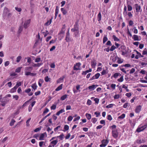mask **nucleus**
<instances>
[{
  "label": "nucleus",
  "mask_w": 147,
  "mask_h": 147,
  "mask_svg": "<svg viewBox=\"0 0 147 147\" xmlns=\"http://www.w3.org/2000/svg\"><path fill=\"white\" fill-rule=\"evenodd\" d=\"M132 38L135 41H139L140 40L138 36L135 34L133 35Z\"/></svg>",
  "instance_id": "12"
},
{
  "label": "nucleus",
  "mask_w": 147,
  "mask_h": 147,
  "mask_svg": "<svg viewBox=\"0 0 147 147\" xmlns=\"http://www.w3.org/2000/svg\"><path fill=\"white\" fill-rule=\"evenodd\" d=\"M126 48L125 46L123 45L121 46L120 47V49H121V51L126 50Z\"/></svg>",
  "instance_id": "46"
},
{
  "label": "nucleus",
  "mask_w": 147,
  "mask_h": 147,
  "mask_svg": "<svg viewBox=\"0 0 147 147\" xmlns=\"http://www.w3.org/2000/svg\"><path fill=\"white\" fill-rule=\"evenodd\" d=\"M31 118H29L26 121V126L27 127H28L30 126V124H29V123L30 121L31 120Z\"/></svg>",
  "instance_id": "43"
},
{
  "label": "nucleus",
  "mask_w": 147,
  "mask_h": 147,
  "mask_svg": "<svg viewBox=\"0 0 147 147\" xmlns=\"http://www.w3.org/2000/svg\"><path fill=\"white\" fill-rule=\"evenodd\" d=\"M122 67L125 66V67H131V65L129 64H125L124 65H121Z\"/></svg>",
  "instance_id": "61"
},
{
  "label": "nucleus",
  "mask_w": 147,
  "mask_h": 147,
  "mask_svg": "<svg viewBox=\"0 0 147 147\" xmlns=\"http://www.w3.org/2000/svg\"><path fill=\"white\" fill-rule=\"evenodd\" d=\"M62 84H61L58 87L55 89V91H59L62 89Z\"/></svg>",
  "instance_id": "21"
},
{
  "label": "nucleus",
  "mask_w": 147,
  "mask_h": 147,
  "mask_svg": "<svg viewBox=\"0 0 147 147\" xmlns=\"http://www.w3.org/2000/svg\"><path fill=\"white\" fill-rule=\"evenodd\" d=\"M100 76V74L99 73H97L94 75L96 79H98Z\"/></svg>",
  "instance_id": "53"
},
{
  "label": "nucleus",
  "mask_w": 147,
  "mask_h": 147,
  "mask_svg": "<svg viewBox=\"0 0 147 147\" xmlns=\"http://www.w3.org/2000/svg\"><path fill=\"white\" fill-rule=\"evenodd\" d=\"M134 51H136V52L137 54H138V55L139 56V57H143V56L141 55V54L140 53H139V52L138 51H137L136 50H135Z\"/></svg>",
  "instance_id": "54"
},
{
  "label": "nucleus",
  "mask_w": 147,
  "mask_h": 147,
  "mask_svg": "<svg viewBox=\"0 0 147 147\" xmlns=\"http://www.w3.org/2000/svg\"><path fill=\"white\" fill-rule=\"evenodd\" d=\"M115 105L114 104H111L106 106L107 108H112Z\"/></svg>",
  "instance_id": "31"
},
{
  "label": "nucleus",
  "mask_w": 147,
  "mask_h": 147,
  "mask_svg": "<svg viewBox=\"0 0 147 147\" xmlns=\"http://www.w3.org/2000/svg\"><path fill=\"white\" fill-rule=\"evenodd\" d=\"M17 88L15 86L12 88L11 90V92L12 93L16 91V89Z\"/></svg>",
  "instance_id": "34"
},
{
  "label": "nucleus",
  "mask_w": 147,
  "mask_h": 147,
  "mask_svg": "<svg viewBox=\"0 0 147 147\" xmlns=\"http://www.w3.org/2000/svg\"><path fill=\"white\" fill-rule=\"evenodd\" d=\"M67 94H65L63 96H62L60 98V100H64L67 97Z\"/></svg>",
  "instance_id": "27"
},
{
  "label": "nucleus",
  "mask_w": 147,
  "mask_h": 147,
  "mask_svg": "<svg viewBox=\"0 0 147 147\" xmlns=\"http://www.w3.org/2000/svg\"><path fill=\"white\" fill-rule=\"evenodd\" d=\"M75 27H74V34H75V36H77L78 35V24L77 22H76L75 25Z\"/></svg>",
  "instance_id": "1"
},
{
  "label": "nucleus",
  "mask_w": 147,
  "mask_h": 147,
  "mask_svg": "<svg viewBox=\"0 0 147 147\" xmlns=\"http://www.w3.org/2000/svg\"><path fill=\"white\" fill-rule=\"evenodd\" d=\"M31 100V99H30L29 100H28V101H26V102H24V104L22 106V107L23 108L24 107H25V106H26L27 104V103H28Z\"/></svg>",
  "instance_id": "40"
},
{
  "label": "nucleus",
  "mask_w": 147,
  "mask_h": 147,
  "mask_svg": "<svg viewBox=\"0 0 147 147\" xmlns=\"http://www.w3.org/2000/svg\"><path fill=\"white\" fill-rule=\"evenodd\" d=\"M109 142V140L107 139H104L101 141V142L104 144H106V146L107 144Z\"/></svg>",
  "instance_id": "18"
},
{
  "label": "nucleus",
  "mask_w": 147,
  "mask_h": 147,
  "mask_svg": "<svg viewBox=\"0 0 147 147\" xmlns=\"http://www.w3.org/2000/svg\"><path fill=\"white\" fill-rule=\"evenodd\" d=\"M53 18V17H52V18L50 19V20L49 21V20H48L45 24V26H48L49 25H50L51 22H52V20Z\"/></svg>",
  "instance_id": "16"
},
{
  "label": "nucleus",
  "mask_w": 147,
  "mask_h": 147,
  "mask_svg": "<svg viewBox=\"0 0 147 147\" xmlns=\"http://www.w3.org/2000/svg\"><path fill=\"white\" fill-rule=\"evenodd\" d=\"M120 74L119 73H115L113 76V77L115 78H117L119 76Z\"/></svg>",
  "instance_id": "39"
},
{
  "label": "nucleus",
  "mask_w": 147,
  "mask_h": 147,
  "mask_svg": "<svg viewBox=\"0 0 147 147\" xmlns=\"http://www.w3.org/2000/svg\"><path fill=\"white\" fill-rule=\"evenodd\" d=\"M112 136L115 138H117L118 136L119 133L117 129L113 130L111 131Z\"/></svg>",
  "instance_id": "3"
},
{
  "label": "nucleus",
  "mask_w": 147,
  "mask_h": 147,
  "mask_svg": "<svg viewBox=\"0 0 147 147\" xmlns=\"http://www.w3.org/2000/svg\"><path fill=\"white\" fill-rule=\"evenodd\" d=\"M13 97L14 98H15L16 100H18L19 98V96L18 95H13Z\"/></svg>",
  "instance_id": "64"
},
{
  "label": "nucleus",
  "mask_w": 147,
  "mask_h": 147,
  "mask_svg": "<svg viewBox=\"0 0 147 147\" xmlns=\"http://www.w3.org/2000/svg\"><path fill=\"white\" fill-rule=\"evenodd\" d=\"M123 62V59H121V58H119V59L117 61V63L119 64H120L122 63Z\"/></svg>",
  "instance_id": "48"
},
{
  "label": "nucleus",
  "mask_w": 147,
  "mask_h": 147,
  "mask_svg": "<svg viewBox=\"0 0 147 147\" xmlns=\"http://www.w3.org/2000/svg\"><path fill=\"white\" fill-rule=\"evenodd\" d=\"M64 76H63L62 77L60 78L57 80V83H60L62 82L63 81L64 79L65 78Z\"/></svg>",
  "instance_id": "10"
},
{
  "label": "nucleus",
  "mask_w": 147,
  "mask_h": 147,
  "mask_svg": "<svg viewBox=\"0 0 147 147\" xmlns=\"http://www.w3.org/2000/svg\"><path fill=\"white\" fill-rule=\"evenodd\" d=\"M147 127V123L144 125L140 127H138L136 130V131L138 132L144 131L146 128Z\"/></svg>",
  "instance_id": "2"
},
{
  "label": "nucleus",
  "mask_w": 147,
  "mask_h": 147,
  "mask_svg": "<svg viewBox=\"0 0 147 147\" xmlns=\"http://www.w3.org/2000/svg\"><path fill=\"white\" fill-rule=\"evenodd\" d=\"M41 61V58L40 57L36 58L35 59V62L38 63L39 62Z\"/></svg>",
  "instance_id": "55"
},
{
  "label": "nucleus",
  "mask_w": 147,
  "mask_h": 147,
  "mask_svg": "<svg viewBox=\"0 0 147 147\" xmlns=\"http://www.w3.org/2000/svg\"><path fill=\"white\" fill-rule=\"evenodd\" d=\"M86 103L87 105H90L92 104V101L90 99H88Z\"/></svg>",
  "instance_id": "57"
},
{
  "label": "nucleus",
  "mask_w": 147,
  "mask_h": 147,
  "mask_svg": "<svg viewBox=\"0 0 147 147\" xmlns=\"http://www.w3.org/2000/svg\"><path fill=\"white\" fill-rule=\"evenodd\" d=\"M57 142L58 140H56L52 141L51 142V143L52 144H53V147H54V146L57 144Z\"/></svg>",
  "instance_id": "25"
},
{
  "label": "nucleus",
  "mask_w": 147,
  "mask_h": 147,
  "mask_svg": "<svg viewBox=\"0 0 147 147\" xmlns=\"http://www.w3.org/2000/svg\"><path fill=\"white\" fill-rule=\"evenodd\" d=\"M101 15L100 12H99L97 15V20L98 21L100 22L101 20Z\"/></svg>",
  "instance_id": "15"
},
{
  "label": "nucleus",
  "mask_w": 147,
  "mask_h": 147,
  "mask_svg": "<svg viewBox=\"0 0 147 147\" xmlns=\"http://www.w3.org/2000/svg\"><path fill=\"white\" fill-rule=\"evenodd\" d=\"M108 72V70L107 69H103L101 73L102 75H104Z\"/></svg>",
  "instance_id": "23"
},
{
  "label": "nucleus",
  "mask_w": 147,
  "mask_h": 147,
  "mask_svg": "<svg viewBox=\"0 0 147 147\" xmlns=\"http://www.w3.org/2000/svg\"><path fill=\"white\" fill-rule=\"evenodd\" d=\"M116 47L114 45L112 46L111 47V48L110 49V51H113L115 49Z\"/></svg>",
  "instance_id": "47"
},
{
  "label": "nucleus",
  "mask_w": 147,
  "mask_h": 147,
  "mask_svg": "<svg viewBox=\"0 0 147 147\" xmlns=\"http://www.w3.org/2000/svg\"><path fill=\"white\" fill-rule=\"evenodd\" d=\"M136 7V12H139L140 11V10L141 9V7L140 6L138 5V4H136L135 5Z\"/></svg>",
  "instance_id": "11"
},
{
  "label": "nucleus",
  "mask_w": 147,
  "mask_h": 147,
  "mask_svg": "<svg viewBox=\"0 0 147 147\" xmlns=\"http://www.w3.org/2000/svg\"><path fill=\"white\" fill-rule=\"evenodd\" d=\"M22 68V67H18L15 70V71L17 73L20 72L21 70V69Z\"/></svg>",
  "instance_id": "36"
},
{
  "label": "nucleus",
  "mask_w": 147,
  "mask_h": 147,
  "mask_svg": "<svg viewBox=\"0 0 147 147\" xmlns=\"http://www.w3.org/2000/svg\"><path fill=\"white\" fill-rule=\"evenodd\" d=\"M30 22V19L27 20L26 21H25L24 24V28L25 29L27 28L29 26Z\"/></svg>",
  "instance_id": "4"
},
{
  "label": "nucleus",
  "mask_w": 147,
  "mask_h": 147,
  "mask_svg": "<svg viewBox=\"0 0 147 147\" xmlns=\"http://www.w3.org/2000/svg\"><path fill=\"white\" fill-rule=\"evenodd\" d=\"M59 11V8L58 6H57L55 9V18L56 19L57 17V15Z\"/></svg>",
  "instance_id": "8"
},
{
  "label": "nucleus",
  "mask_w": 147,
  "mask_h": 147,
  "mask_svg": "<svg viewBox=\"0 0 147 147\" xmlns=\"http://www.w3.org/2000/svg\"><path fill=\"white\" fill-rule=\"evenodd\" d=\"M127 14L129 18H131L133 17V15L131 12H128L127 13Z\"/></svg>",
  "instance_id": "52"
},
{
  "label": "nucleus",
  "mask_w": 147,
  "mask_h": 147,
  "mask_svg": "<svg viewBox=\"0 0 147 147\" xmlns=\"http://www.w3.org/2000/svg\"><path fill=\"white\" fill-rule=\"evenodd\" d=\"M81 64L80 63H77L74 65V70H78L80 69V66Z\"/></svg>",
  "instance_id": "5"
},
{
  "label": "nucleus",
  "mask_w": 147,
  "mask_h": 147,
  "mask_svg": "<svg viewBox=\"0 0 147 147\" xmlns=\"http://www.w3.org/2000/svg\"><path fill=\"white\" fill-rule=\"evenodd\" d=\"M142 109V107L141 105L137 106L135 108V112L136 113H139Z\"/></svg>",
  "instance_id": "6"
},
{
  "label": "nucleus",
  "mask_w": 147,
  "mask_h": 147,
  "mask_svg": "<svg viewBox=\"0 0 147 147\" xmlns=\"http://www.w3.org/2000/svg\"><path fill=\"white\" fill-rule=\"evenodd\" d=\"M142 54L143 55H145L147 54V49H145L142 51Z\"/></svg>",
  "instance_id": "49"
},
{
  "label": "nucleus",
  "mask_w": 147,
  "mask_h": 147,
  "mask_svg": "<svg viewBox=\"0 0 147 147\" xmlns=\"http://www.w3.org/2000/svg\"><path fill=\"white\" fill-rule=\"evenodd\" d=\"M107 119L109 121H111L112 119V117L110 115H108L107 116Z\"/></svg>",
  "instance_id": "42"
},
{
  "label": "nucleus",
  "mask_w": 147,
  "mask_h": 147,
  "mask_svg": "<svg viewBox=\"0 0 147 147\" xmlns=\"http://www.w3.org/2000/svg\"><path fill=\"white\" fill-rule=\"evenodd\" d=\"M111 128H112V130H113L117 129H116V126L115 125H113L111 126Z\"/></svg>",
  "instance_id": "60"
},
{
  "label": "nucleus",
  "mask_w": 147,
  "mask_h": 147,
  "mask_svg": "<svg viewBox=\"0 0 147 147\" xmlns=\"http://www.w3.org/2000/svg\"><path fill=\"white\" fill-rule=\"evenodd\" d=\"M21 85V83L20 82H18L15 85V86L17 87V88H18V87L20 86Z\"/></svg>",
  "instance_id": "50"
},
{
  "label": "nucleus",
  "mask_w": 147,
  "mask_h": 147,
  "mask_svg": "<svg viewBox=\"0 0 147 147\" xmlns=\"http://www.w3.org/2000/svg\"><path fill=\"white\" fill-rule=\"evenodd\" d=\"M65 111L63 109H61L60 111L57 112L56 113V115H59L60 114L64 112Z\"/></svg>",
  "instance_id": "20"
},
{
  "label": "nucleus",
  "mask_w": 147,
  "mask_h": 147,
  "mask_svg": "<svg viewBox=\"0 0 147 147\" xmlns=\"http://www.w3.org/2000/svg\"><path fill=\"white\" fill-rule=\"evenodd\" d=\"M33 70V68L31 67H26L25 68V71H31Z\"/></svg>",
  "instance_id": "9"
},
{
  "label": "nucleus",
  "mask_w": 147,
  "mask_h": 147,
  "mask_svg": "<svg viewBox=\"0 0 147 147\" xmlns=\"http://www.w3.org/2000/svg\"><path fill=\"white\" fill-rule=\"evenodd\" d=\"M108 40V39L107 36L105 35L103 39V44L105 43Z\"/></svg>",
  "instance_id": "22"
},
{
  "label": "nucleus",
  "mask_w": 147,
  "mask_h": 147,
  "mask_svg": "<svg viewBox=\"0 0 147 147\" xmlns=\"http://www.w3.org/2000/svg\"><path fill=\"white\" fill-rule=\"evenodd\" d=\"M31 87L32 88L34 89V90H35L37 89V86L36 85L35 83L32 84Z\"/></svg>",
  "instance_id": "32"
},
{
  "label": "nucleus",
  "mask_w": 147,
  "mask_h": 147,
  "mask_svg": "<svg viewBox=\"0 0 147 147\" xmlns=\"http://www.w3.org/2000/svg\"><path fill=\"white\" fill-rule=\"evenodd\" d=\"M94 114L96 115V117H98L100 115V112H98L96 111L94 113Z\"/></svg>",
  "instance_id": "59"
},
{
  "label": "nucleus",
  "mask_w": 147,
  "mask_h": 147,
  "mask_svg": "<svg viewBox=\"0 0 147 147\" xmlns=\"http://www.w3.org/2000/svg\"><path fill=\"white\" fill-rule=\"evenodd\" d=\"M23 30V28L22 26H20L19 27V30L18 31V33L19 34Z\"/></svg>",
  "instance_id": "56"
},
{
  "label": "nucleus",
  "mask_w": 147,
  "mask_h": 147,
  "mask_svg": "<svg viewBox=\"0 0 147 147\" xmlns=\"http://www.w3.org/2000/svg\"><path fill=\"white\" fill-rule=\"evenodd\" d=\"M112 37L115 41H118L119 40V39L115 35H113Z\"/></svg>",
  "instance_id": "30"
},
{
  "label": "nucleus",
  "mask_w": 147,
  "mask_h": 147,
  "mask_svg": "<svg viewBox=\"0 0 147 147\" xmlns=\"http://www.w3.org/2000/svg\"><path fill=\"white\" fill-rule=\"evenodd\" d=\"M16 122V121L14 120L13 119H12L11 121V122L9 123V125L11 126H13L15 122Z\"/></svg>",
  "instance_id": "37"
},
{
  "label": "nucleus",
  "mask_w": 147,
  "mask_h": 147,
  "mask_svg": "<svg viewBox=\"0 0 147 147\" xmlns=\"http://www.w3.org/2000/svg\"><path fill=\"white\" fill-rule=\"evenodd\" d=\"M69 127L67 125H65L64 127V129L65 131H67L69 129Z\"/></svg>",
  "instance_id": "62"
},
{
  "label": "nucleus",
  "mask_w": 147,
  "mask_h": 147,
  "mask_svg": "<svg viewBox=\"0 0 147 147\" xmlns=\"http://www.w3.org/2000/svg\"><path fill=\"white\" fill-rule=\"evenodd\" d=\"M97 119L95 118H94L92 119L91 121L93 123H95L97 121Z\"/></svg>",
  "instance_id": "41"
},
{
  "label": "nucleus",
  "mask_w": 147,
  "mask_h": 147,
  "mask_svg": "<svg viewBox=\"0 0 147 147\" xmlns=\"http://www.w3.org/2000/svg\"><path fill=\"white\" fill-rule=\"evenodd\" d=\"M46 134V132L40 135L39 137V140H44V138L45 136V134Z\"/></svg>",
  "instance_id": "17"
},
{
  "label": "nucleus",
  "mask_w": 147,
  "mask_h": 147,
  "mask_svg": "<svg viewBox=\"0 0 147 147\" xmlns=\"http://www.w3.org/2000/svg\"><path fill=\"white\" fill-rule=\"evenodd\" d=\"M98 85H93L92 86H90L88 87L89 90H94L98 86Z\"/></svg>",
  "instance_id": "7"
},
{
  "label": "nucleus",
  "mask_w": 147,
  "mask_h": 147,
  "mask_svg": "<svg viewBox=\"0 0 147 147\" xmlns=\"http://www.w3.org/2000/svg\"><path fill=\"white\" fill-rule=\"evenodd\" d=\"M22 59V57L21 56H18L16 58V62L18 63Z\"/></svg>",
  "instance_id": "44"
},
{
  "label": "nucleus",
  "mask_w": 147,
  "mask_h": 147,
  "mask_svg": "<svg viewBox=\"0 0 147 147\" xmlns=\"http://www.w3.org/2000/svg\"><path fill=\"white\" fill-rule=\"evenodd\" d=\"M127 10L129 11H130L132 9V7L129 5H127Z\"/></svg>",
  "instance_id": "33"
},
{
  "label": "nucleus",
  "mask_w": 147,
  "mask_h": 147,
  "mask_svg": "<svg viewBox=\"0 0 147 147\" xmlns=\"http://www.w3.org/2000/svg\"><path fill=\"white\" fill-rule=\"evenodd\" d=\"M41 129V127H40L37 128H36V129H35L34 130V131L35 132H37L40 131Z\"/></svg>",
  "instance_id": "51"
},
{
  "label": "nucleus",
  "mask_w": 147,
  "mask_h": 147,
  "mask_svg": "<svg viewBox=\"0 0 147 147\" xmlns=\"http://www.w3.org/2000/svg\"><path fill=\"white\" fill-rule=\"evenodd\" d=\"M42 64H43L42 63H35V64H34L33 65V66L34 67H39L41 65H42Z\"/></svg>",
  "instance_id": "19"
},
{
  "label": "nucleus",
  "mask_w": 147,
  "mask_h": 147,
  "mask_svg": "<svg viewBox=\"0 0 147 147\" xmlns=\"http://www.w3.org/2000/svg\"><path fill=\"white\" fill-rule=\"evenodd\" d=\"M69 32H68L66 34V36L65 38V40L67 41H68L69 40Z\"/></svg>",
  "instance_id": "28"
},
{
  "label": "nucleus",
  "mask_w": 147,
  "mask_h": 147,
  "mask_svg": "<svg viewBox=\"0 0 147 147\" xmlns=\"http://www.w3.org/2000/svg\"><path fill=\"white\" fill-rule=\"evenodd\" d=\"M120 97V95L119 94H115L114 97L115 99H117Z\"/></svg>",
  "instance_id": "58"
},
{
  "label": "nucleus",
  "mask_w": 147,
  "mask_h": 147,
  "mask_svg": "<svg viewBox=\"0 0 147 147\" xmlns=\"http://www.w3.org/2000/svg\"><path fill=\"white\" fill-rule=\"evenodd\" d=\"M85 115L88 120H90L91 119V115L90 114L86 113Z\"/></svg>",
  "instance_id": "24"
},
{
  "label": "nucleus",
  "mask_w": 147,
  "mask_h": 147,
  "mask_svg": "<svg viewBox=\"0 0 147 147\" xmlns=\"http://www.w3.org/2000/svg\"><path fill=\"white\" fill-rule=\"evenodd\" d=\"M56 104H53L52 106L51 107V110H55L56 108Z\"/></svg>",
  "instance_id": "35"
},
{
  "label": "nucleus",
  "mask_w": 147,
  "mask_h": 147,
  "mask_svg": "<svg viewBox=\"0 0 147 147\" xmlns=\"http://www.w3.org/2000/svg\"><path fill=\"white\" fill-rule=\"evenodd\" d=\"M51 78H49L48 76H47L45 78V81L46 82H50Z\"/></svg>",
  "instance_id": "29"
},
{
  "label": "nucleus",
  "mask_w": 147,
  "mask_h": 147,
  "mask_svg": "<svg viewBox=\"0 0 147 147\" xmlns=\"http://www.w3.org/2000/svg\"><path fill=\"white\" fill-rule=\"evenodd\" d=\"M127 8L126 6L125 5L123 9V14L124 16H125L127 15Z\"/></svg>",
  "instance_id": "14"
},
{
  "label": "nucleus",
  "mask_w": 147,
  "mask_h": 147,
  "mask_svg": "<svg viewBox=\"0 0 147 147\" xmlns=\"http://www.w3.org/2000/svg\"><path fill=\"white\" fill-rule=\"evenodd\" d=\"M96 61L94 60L91 62V66L92 68H94L96 66Z\"/></svg>",
  "instance_id": "13"
},
{
  "label": "nucleus",
  "mask_w": 147,
  "mask_h": 147,
  "mask_svg": "<svg viewBox=\"0 0 147 147\" xmlns=\"http://www.w3.org/2000/svg\"><path fill=\"white\" fill-rule=\"evenodd\" d=\"M123 76H122L121 77L119 78L117 80V81L119 82H121L123 81Z\"/></svg>",
  "instance_id": "38"
},
{
  "label": "nucleus",
  "mask_w": 147,
  "mask_h": 147,
  "mask_svg": "<svg viewBox=\"0 0 147 147\" xmlns=\"http://www.w3.org/2000/svg\"><path fill=\"white\" fill-rule=\"evenodd\" d=\"M125 117V114H123L120 116L118 117V118L121 119H123Z\"/></svg>",
  "instance_id": "45"
},
{
  "label": "nucleus",
  "mask_w": 147,
  "mask_h": 147,
  "mask_svg": "<svg viewBox=\"0 0 147 147\" xmlns=\"http://www.w3.org/2000/svg\"><path fill=\"white\" fill-rule=\"evenodd\" d=\"M64 135L63 134H61L59 136H58L57 137L59 138L60 140H62L63 138Z\"/></svg>",
  "instance_id": "63"
},
{
  "label": "nucleus",
  "mask_w": 147,
  "mask_h": 147,
  "mask_svg": "<svg viewBox=\"0 0 147 147\" xmlns=\"http://www.w3.org/2000/svg\"><path fill=\"white\" fill-rule=\"evenodd\" d=\"M61 10L63 15H65L67 13V11L63 8H61Z\"/></svg>",
  "instance_id": "26"
}]
</instances>
